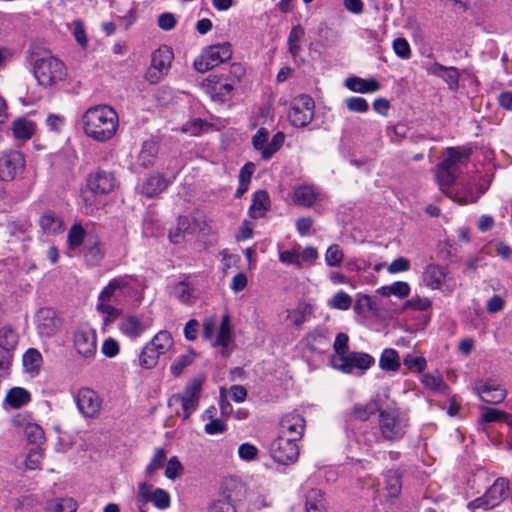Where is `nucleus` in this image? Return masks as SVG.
<instances>
[{
    "mask_svg": "<svg viewBox=\"0 0 512 512\" xmlns=\"http://www.w3.org/2000/svg\"><path fill=\"white\" fill-rule=\"evenodd\" d=\"M119 330L130 339L138 338L144 331L145 326L137 316H126L119 322Z\"/></svg>",
    "mask_w": 512,
    "mask_h": 512,
    "instance_id": "28",
    "label": "nucleus"
},
{
    "mask_svg": "<svg viewBox=\"0 0 512 512\" xmlns=\"http://www.w3.org/2000/svg\"><path fill=\"white\" fill-rule=\"evenodd\" d=\"M25 169L24 155L10 150L0 155V180L10 182L23 173Z\"/></svg>",
    "mask_w": 512,
    "mask_h": 512,
    "instance_id": "14",
    "label": "nucleus"
},
{
    "mask_svg": "<svg viewBox=\"0 0 512 512\" xmlns=\"http://www.w3.org/2000/svg\"><path fill=\"white\" fill-rule=\"evenodd\" d=\"M344 259L342 248L338 244L330 245L325 252V263L329 267H339Z\"/></svg>",
    "mask_w": 512,
    "mask_h": 512,
    "instance_id": "47",
    "label": "nucleus"
},
{
    "mask_svg": "<svg viewBox=\"0 0 512 512\" xmlns=\"http://www.w3.org/2000/svg\"><path fill=\"white\" fill-rule=\"evenodd\" d=\"M168 186V183L164 177L161 175H152L145 180L142 185V193L149 198H152L162 191H164Z\"/></svg>",
    "mask_w": 512,
    "mask_h": 512,
    "instance_id": "31",
    "label": "nucleus"
},
{
    "mask_svg": "<svg viewBox=\"0 0 512 512\" xmlns=\"http://www.w3.org/2000/svg\"><path fill=\"white\" fill-rule=\"evenodd\" d=\"M6 402L13 408H20L30 401V394L21 387L10 389L5 397Z\"/></svg>",
    "mask_w": 512,
    "mask_h": 512,
    "instance_id": "40",
    "label": "nucleus"
},
{
    "mask_svg": "<svg viewBox=\"0 0 512 512\" xmlns=\"http://www.w3.org/2000/svg\"><path fill=\"white\" fill-rule=\"evenodd\" d=\"M472 390L481 401L493 405L503 402L507 396V391L491 380L475 383Z\"/></svg>",
    "mask_w": 512,
    "mask_h": 512,
    "instance_id": "17",
    "label": "nucleus"
},
{
    "mask_svg": "<svg viewBox=\"0 0 512 512\" xmlns=\"http://www.w3.org/2000/svg\"><path fill=\"white\" fill-rule=\"evenodd\" d=\"M137 501L140 505L152 502L156 508L161 510L167 509L171 504L170 495L166 490L162 488L153 490V486L145 482L138 485Z\"/></svg>",
    "mask_w": 512,
    "mask_h": 512,
    "instance_id": "16",
    "label": "nucleus"
},
{
    "mask_svg": "<svg viewBox=\"0 0 512 512\" xmlns=\"http://www.w3.org/2000/svg\"><path fill=\"white\" fill-rule=\"evenodd\" d=\"M304 36L305 30L300 24L292 27L288 35L287 44L289 52L294 58L297 57L301 52V41L303 40Z\"/></svg>",
    "mask_w": 512,
    "mask_h": 512,
    "instance_id": "36",
    "label": "nucleus"
},
{
    "mask_svg": "<svg viewBox=\"0 0 512 512\" xmlns=\"http://www.w3.org/2000/svg\"><path fill=\"white\" fill-rule=\"evenodd\" d=\"M270 208V198L265 190H258L253 194L252 204L249 208L250 216L253 219L263 217Z\"/></svg>",
    "mask_w": 512,
    "mask_h": 512,
    "instance_id": "29",
    "label": "nucleus"
},
{
    "mask_svg": "<svg viewBox=\"0 0 512 512\" xmlns=\"http://www.w3.org/2000/svg\"><path fill=\"white\" fill-rule=\"evenodd\" d=\"M447 278V270L437 264H429L422 275L423 283L432 290L442 289Z\"/></svg>",
    "mask_w": 512,
    "mask_h": 512,
    "instance_id": "23",
    "label": "nucleus"
},
{
    "mask_svg": "<svg viewBox=\"0 0 512 512\" xmlns=\"http://www.w3.org/2000/svg\"><path fill=\"white\" fill-rule=\"evenodd\" d=\"M443 193L461 205L475 203L479 199V194H477L475 190L474 182L470 181L463 184L458 190H453L449 187Z\"/></svg>",
    "mask_w": 512,
    "mask_h": 512,
    "instance_id": "24",
    "label": "nucleus"
},
{
    "mask_svg": "<svg viewBox=\"0 0 512 512\" xmlns=\"http://www.w3.org/2000/svg\"><path fill=\"white\" fill-rule=\"evenodd\" d=\"M18 344V334L11 326H4L0 329V349L10 351Z\"/></svg>",
    "mask_w": 512,
    "mask_h": 512,
    "instance_id": "46",
    "label": "nucleus"
},
{
    "mask_svg": "<svg viewBox=\"0 0 512 512\" xmlns=\"http://www.w3.org/2000/svg\"><path fill=\"white\" fill-rule=\"evenodd\" d=\"M76 403L85 417L94 418L100 413L102 401L93 389L82 388L78 391Z\"/></svg>",
    "mask_w": 512,
    "mask_h": 512,
    "instance_id": "18",
    "label": "nucleus"
},
{
    "mask_svg": "<svg viewBox=\"0 0 512 512\" xmlns=\"http://www.w3.org/2000/svg\"><path fill=\"white\" fill-rule=\"evenodd\" d=\"M36 326L40 337L50 338L60 327V320L56 316V312L51 308H41L36 314Z\"/></svg>",
    "mask_w": 512,
    "mask_h": 512,
    "instance_id": "19",
    "label": "nucleus"
},
{
    "mask_svg": "<svg viewBox=\"0 0 512 512\" xmlns=\"http://www.w3.org/2000/svg\"><path fill=\"white\" fill-rule=\"evenodd\" d=\"M379 410V406L376 400L371 399L365 404H355L352 408L351 416L359 421H366Z\"/></svg>",
    "mask_w": 512,
    "mask_h": 512,
    "instance_id": "37",
    "label": "nucleus"
},
{
    "mask_svg": "<svg viewBox=\"0 0 512 512\" xmlns=\"http://www.w3.org/2000/svg\"><path fill=\"white\" fill-rule=\"evenodd\" d=\"M508 489V481L504 478H498L482 497L469 502L468 508L470 510L479 508L484 510L492 509L498 506L507 497Z\"/></svg>",
    "mask_w": 512,
    "mask_h": 512,
    "instance_id": "10",
    "label": "nucleus"
},
{
    "mask_svg": "<svg viewBox=\"0 0 512 512\" xmlns=\"http://www.w3.org/2000/svg\"><path fill=\"white\" fill-rule=\"evenodd\" d=\"M83 133L99 143L110 141L119 128V117L115 109L100 104L88 108L80 118Z\"/></svg>",
    "mask_w": 512,
    "mask_h": 512,
    "instance_id": "1",
    "label": "nucleus"
},
{
    "mask_svg": "<svg viewBox=\"0 0 512 512\" xmlns=\"http://www.w3.org/2000/svg\"><path fill=\"white\" fill-rule=\"evenodd\" d=\"M427 73L442 78L451 90L459 87L460 73L456 67H447L440 63H433L426 68Z\"/></svg>",
    "mask_w": 512,
    "mask_h": 512,
    "instance_id": "22",
    "label": "nucleus"
},
{
    "mask_svg": "<svg viewBox=\"0 0 512 512\" xmlns=\"http://www.w3.org/2000/svg\"><path fill=\"white\" fill-rule=\"evenodd\" d=\"M43 459V450L36 446L32 448L25 459V466L29 470H35L40 468L41 461Z\"/></svg>",
    "mask_w": 512,
    "mask_h": 512,
    "instance_id": "57",
    "label": "nucleus"
},
{
    "mask_svg": "<svg viewBox=\"0 0 512 512\" xmlns=\"http://www.w3.org/2000/svg\"><path fill=\"white\" fill-rule=\"evenodd\" d=\"M236 87L221 74L213 86L214 97L221 102L228 101L233 97Z\"/></svg>",
    "mask_w": 512,
    "mask_h": 512,
    "instance_id": "32",
    "label": "nucleus"
},
{
    "mask_svg": "<svg viewBox=\"0 0 512 512\" xmlns=\"http://www.w3.org/2000/svg\"><path fill=\"white\" fill-rule=\"evenodd\" d=\"M166 451L163 448H156L153 457L149 464L146 466L145 473L147 476H152L155 471L161 469L166 461Z\"/></svg>",
    "mask_w": 512,
    "mask_h": 512,
    "instance_id": "51",
    "label": "nucleus"
},
{
    "mask_svg": "<svg viewBox=\"0 0 512 512\" xmlns=\"http://www.w3.org/2000/svg\"><path fill=\"white\" fill-rule=\"evenodd\" d=\"M158 154V145L155 141L149 140L143 143L138 155V162L141 166L148 168L154 164Z\"/></svg>",
    "mask_w": 512,
    "mask_h": 512,
    "instance_id": "35",
    "label": "nucleus"
},
{
    "mask_svg": "<svg viewBox=\"0 0 512 512\" xmlns=\"http://www.w3.org/2000/svg\"><path fill=\"white\" fill-rule=\"evenodd\" d=\"M314 112L315 103L313 98L307 94H301L290 105L289 121L294 127H305L313 120Z\"/></svg>",
    "mask_w": 512,
    "mask_h": 512,
    "instance_id": "8",
    "label": "nucleus"
},
{
    "mask_svg": "<svg viewBox=\"0 0 512 512\" xmlns=\"http://www.w3.org/2000/svg\"><path fill=\"white\" fill-rule=\"evenodd\" d=\"M135 278L131 275L118 276L110 280L108 285L101 291L99 301H110L111 298L121 299L133 293L132 283Z\"/></svg>",
    "mask_w": 512,
    "mask_h": 512,
    "instance_id": "15",
    "label": "nucleus"
},
{
    "mask_svg": "<svg viewBox=\"0 0 512 512\" xmlns=\"http://www.w3.org/2000/svg\"><path fill=\"white\" fill-rule=\"evenodd\" d=\"M272 458L284 465L294 463L299 456V448L294 438L278 436L270 445Z\"/></svg>",
    "mask_w": 512,
    "mask_h": 512,
    "instance_id": "12",
    "label": "nucleus"
},
{
    "mask_svg": "<svg viewBox=\"0 0 512 512\" xmlns=\"http://www.w3.org/2000/svg\"><path fill=\"white\" fill-rule=\"evenodd\" d=\"M245 74L246 71L242 64L233 63L230 66L228 74H224V78L237 86Z\"/></svg>",
    "mask_w": 512,
    "mask_h": 512,
    "instance_id": "60",
    "label": "nucleus"
},
{
    "mask_svg": "<svg viewBox=\"0 0 512 512\" xmlns=\"http://www.w3.org/2000/svg\"><path fill=\"white\" fill-rule=\"evenodd\" d=\"M345 104L352 112L365 113L369 109L367 100L362 97H349L345 99Z\"/></svg>",
    "mask_w": 512,
    "mask_h": 512,
    "instance_id": "61",
    "label": "nucleus"
},
{
    "mask_svg": "<svg viewBox=\"0 0 512 512\" xmlns=\"http://www.w3.org/2000/svg\"><path fill=\"white\" fill-rule=\"evenodd\" d=\"M174 346L173 337L166 330L159 331L142 349L139 364L145 369L154 368L161 355L169 352Z\"/></svg>",
    "mask_w": 512,
    "mask_h": 512,
    "instance_id": "4",
    "label": "nucleus"
},
{
    "mask_svg": "<svg viewBox=\"0 0 512 512\" xmlns=\"http://www.w3.org/2000/svg\"><path fill=\"white\" fill-rule=\"evenodd\" d=\"M86 232L80 224H74L67 235L68 247L71 250L78 248L85 239Z\"/></svg>",
    "mask_w": 512,
    "mask_h": 512,
    "instance_id": "48",
    "label": "nucleus"
},
{
    "mask_svg": "<svg viewBox=\"0 0 512 512\" xmlns=\"http://www.w3.org/2000/svg\"><path fill=\"white\" fill-rule=\"evenodd\" d=\"M23 432L29 443L38 445L44 440V431L42 427L36 423H26Z\"/></svg>",
    "mask_w": 512,
    "mask_h": 512,
    "instance_id": "49",
    "label": "nucleus"
},
{
    "mask_svg": "<svg viewBox=\"0 0 512 512\" xmlns=\"http://www.w3.org/2000/svg\"><path fill=\"white\" fill-rule=\"evenodd\" d=\"M285 141V135L282 132H277L271 139L269 143L266 144L265 149H263L264 160H269L283 145Z\"/></svg>",
    "mask_w": 512,
    "mask_h": 512,
    "instance_id": "53",
    "label": "nucleus"
},
{
    "mask_svg": "<svg viewBox=\"0 0 512 512\" xmlns=\"http://www.w3.org/2000/svg\"><path fill=\"white\" fill-rule=\"evenodd\" d=\"M190 227L189 219L185 216H179L177 218L176 225L173 226L169 231V239L172 243H180L185 236L186 231Z\"/></svg>",
    "mask_w": 512,
    "mask_h": 512,
    "instance_id": "45",
    "label": "nucleus"
},
{
    "mask_svg": "<svg viewBox=\"0 0 512 512\" xmlns=\"http://www.w3.org/2000/svg\"><path fill=\"white\" fill-rule=\"evenodd\" d=\"M471 148L450 147L446 150V157L436 166L435 177L442 192L451 187L460 174L459 167L470 158Z\"/></svg>",
    "mask_w": 512,
    "mask_h": 512,
    "instance_id": "2",
    "label": "nucleus"
},
{
    "mask_svg": "<svg viewBox=\"0 0 512 512\" xmlns=\"http://www.w3.org/2000/svg\"><path fill=\"white\" fill-rule=\"evenodd\" d=\"M114 187L115 178L110 172L97 170L91 173L87 178V188L93 194H108Z\"/></svg>",
    "mask_w": 512,
    "mask_h": 512,
    "instance_id": "20",
    "label": "nucleus"
},
{
    "mask_svg": "<svg viewBox=\"0 0 512 512\" xmlns=\"http://www.w3.org/2000/svg\"><path fill=\"white\" fill-rule=\"evenodd\" d=\"M232 340L231 327H230V318L228 315L223 316L221 320V325L216 336L215 341L213 342V346H221L222 354L224 356L227 355V348Z\"/></svg>",
    "mask_w": 512,
    "mask_h": 512,
    "instance_id": "33",
    "label": "nucleus"
},
{
    "mask_svg": "<svg viewBox=\"0 0 512 512\" xmlns=\"http://www.w3.org/2000/svg\"><path fill=\"white\" fill-rule=\"evenodd\" d=\"M393 50L401 59H409L411 57V48L405 38H397L393 41Z\"/></svg>",
    "mask_w": 512,
    "mask_h": 512,
    "instance_id": "62",
    "label": "nucleus"
},
{
    "mask_svg": "<svg viewBox=\"0 0 512 512\" xmlns=\"http://www.w3.org/2000/svg\"><path fill=\"white\" fill-rule=\"evenodd\" d=\"M33 74L41 86L51 87L66 77L65 64L49 52L32 58Z\"/></svg>",
    "mask_w": 512,
    "mask_h": 512,
    "instance_id": "3",
    "label": "nucleus"
},
{
    "mask_svg": "<svg viewBox=\"0 0 512 512\" xmlns=\"http://www.w3.org/2000/svg\"><path fill=\"white\" fill-rule=\"evenodd\" d=\"M377 293H379L382 296L395 295L399 298H404L409 295L410 286L407 282L397 281L389 286L380 287L377 290Z\"/></svg>",
    "mask_w": 512,
    "mask_h": 512,
    "instance_id": "43",
    "label": "nucleus"
},
{
    "mask_svg": "<svg viewBox=\"0 0 512 512\" xmlns=\"http://www.w3.org/2000/svg\"><path fill=\"white\" fill-rule=\"evenodd\" d=\"M232 46L229 42L218 43L203 49L201 55L194 60V67L205 73L231 59Z\"/></svg>",
    "mask_w": 512,
    "mask_h": 512,
    "instance_id": "6",
    "label": "nucleus"
},
{
    "mask_svg": "<svg viewBox=\"0 0 512 512\" xmlns=\"http://www.w3.org/2000/svg\"><path fill=\"white\" fill-rule=\"evenodd\" d=\"M349 338L345 333H338L334 341V354L333 356H346L348 352Z\"/></svg>",
    "mask_w": 512,
    "mask_h": 512,
    "instance_id": "63",
    "label": "nucleus"
},
{
    "mask_svg": "<svg viewBox=\"0 0 512 512\" xmlns=\"http://www.w3.org/2000/svg\"><path fill=\"white\" fill-rule=\"evenodd\" d=\"M377 309L376 303L371 296L358 295L354 305V311L359 315H367Z\"/></svg>",
    "mask_w": 512,
    "mask_h": 512,
    "instance_id": "50",
    "label": "nucleus"
},
{
    "mask_svg": "<svg viewBox=\"0 0 512 512\" xmlns=\"http://www.w3.org/2000/svg\"><path fill=\"white\" fill-rule=\"evenodd\" d=\"M329 304L335 309L348 310L352 304V298L349 294L340 291L333 296Z\"/></svg>",
    "mask_w": 512,
    "mask_h": 512,
    "instance_id": "58",
    "label": "nucleus"
},
{
    "mask_svg": "<svg viewBox=\"0 0 512 512\" xmlns=\"http://www.w3.org/2000/svg\"><path fill=\"white\" fill-rule=\"evenodd\" d=\"M379 366L384 371L396 372L400 369L401 361L398 351L393 348H386L382 351Z\"/></svg>",
    "mask_w": 512,
    "mask_h": 512,
    "instance_id": "34",
    "label": "nucleus"
},
{
    "mask_svg": "<svg viewBox=\"0 0 512 512\" xmlns=\"http://www.w3.org/2000/svg\"><path fill=\"white\" fill-rule=\"evenodd\" d=\"M421 383L425 388L434 393H444L448 388L447 384L438 372L423 374L421 377Z\"/></svg>",
    "mask_w": 512,
    "mask_h": 512,
    "instance_id": "39",
    "label": "nucleus"
},
{
    "mask_svg": "<svg viewBox=\"0 0 512 512\" xmlns=\"http://www.w3.org/2000/svg\"><path fill=\"white\" fill-rule=\"evenodd\" d=\"M203 382V378H193L186 384L182 393L173 394L169 398V406L181 405L184 420L188 419L198 408Z\"/></svg>",
    "mask_w": 512,
    "mask_h": 512,
    "instance_id": "5",
    "label": "nucleus"
},
{
    "mask_svg": "<svg viewBox=\"0 0 512 512\" xmlns=\"http://www.w3.org/2000/svg\"><path fill=\"white\" fill-rule=\"evenodd\" d=\"M39 225L47 235H56L64 231L62 218L51 210H47L42 214L39 218Z\"/></svg>",
    "mask_w": 512,
    "mask_h": 512,
    "instance_id": "25",
    "label": "nucleus"
},
{
    "mask_svg": "<svg viewBox=\"0 0 512 512\" xmlns=\"http://www.w3.org/2000/svg\"><path fill=\"white\" fill-rule=\"evenodd\" d=\"M316 192L311 186H300L294 191V201L297 205L310 207L316 201Z\"/></svg>",
    "mask_w": 512,
    "mask_h": 512,
    "instance_id": "41",
    "label": "nucleus"
},
{
    "mask_svg": "<svg viewBox=\"0 0 512 512\" xmlns=\"http://www.w3.org/2000/svg\"><path fill=\"white\" fill-rule=\"evenodd\" d=\"M345 85L349 90L357 93H371L380 89V83L376 79H363L357 76L347 78Z\"/></svg>",
    "mask_w": 512,
    "mask_h": 512,
    "instance_id": "26",
    "label": "nucleus"
},
{
    "mask_svg": "<svg viewBox=\"0 0 512 512\" xmlns=\"http://www.w3.org/2000/svg\"><path fill=\"white\" fill-rule=\"evenodd\" d=\"M403 365L411 372L421 373L427 367V361L422 356H414L412 354H407L403 358Z\"/></svg>",
    "mask_w": 512,
    "mask_h": 512,
    "instance_id": "52",
    "label": "nucleus"
},
{
    "mask_svg": "<svg viewBox=\"0 0 512 512\" xmlns=\"http://www.w3.org/2000/svg\"><path fill=\"white\" fill-rule=\"evenodd\" d=\"M193 362V354L188 353L185 355H181L175 359V361L171 364L170 371L174 377H179L184 369L192 364Z\"/></svg>",
    "mask_w": 512,
    "mask_h": 512,
    "instance_id": "55",
    "label": "nucleus"
},
{
    "mask_svg": "<svg viewBox=\"0 0 512 512\" xmlns=\"http://www.w3.org/2000/svg\"><path fill=\"white\" fill-rule=\"evenodd\" d=\"M184 468L177 456H172L166 465L165 476L170 480H175L183 474Z\"/></svg>",
    "mask_w": 512,
    "mask_h": 512,
    "instance_id": "56",
    "label": "nucleus"
},
{
    "mask_svg": "<svg viewBox=\"0 0 512 512\" xmlns=\"http://www.w3.org/2000/svg\"><path fill=\"white\" fill-rule=\"evenodd\" d=\"M23 366L31 374H38L42 365V355L35 348H29L23 355Z\"/></svg>",
    "mask_w": 512,
    "mask_h": 512,
    "instance_id": "38",
    "label": "nucleus"
},
{
    "mask_svg": "<svg viewBox=\"0 0 512 512\" xmlns=\"http://www.w3.org/2000/svg\"><path fill=\"white\" fill-rule=\"evenodd\" d=\"M35 131V124L33 121L20 117L13 121L12 132L13 136L17 140L26 141L29 140Z\"/></svg>",
    "mask_w": 512,
    "mask_h": 512,
    "instance_id": "30",
    "label": "nucleus"
},
{
    "mask_svg": "<svg viewBox=\"0 0 512 512\" xmlns=\"http://www.w3.org/2000/svg\"><path fill=\"white\" fill-rule=\"evenodd\" d=\"M206 512H236L235 507L226 499L212 502Z\"/></svg>",
    "mask_w": 512,
    "mask_h": 512,
    "instance_id": "64",
    "label": "nucleus"
},
{
    "mask_svg": "<svg viewBox=\"0 0 512 512\" xmlns=\"http://www.w3.org/2000/svg\"><path fill=\"white\" fill-rule=\"evenodd\" d=\"M174 296L182 303L187 304L192 299V289L186 282H179L173 288Z\"/></svg>",
    "mask_w": 512,
    "mask_h": 512,
    "instance_id": "59",
    "label": "nucleus"
},
{
    "mask_svg": "<svg viewBox=\"0 0 512 512\" xmlns=\"http://www.w3.org/2000/svg\"><path fill=\"white\" fill-rule=\"evenodd\" d=\"M386 490L390 497H397L402 488L401 474L398 470H388L385 474Z\"/></svg>",
    "mask_w": 512,
    "mask_h": 512,
    "instance_id": "44",
    "label": "nucleus"
},
{
    "mask_svg": "<svg viewBox=\"0 0 512 512\" xmlns=\"http://www.w3.org/2000/svg\"><path fill=\"white\" fill-rule=\"evenodd\" d=\"M83 257L85 262L90 266H97L104 258V251L101 242L97 238L87 240Z\"/></svg>",
    "mask_w": 512,
    "mask_h": 512,
    "instance_id": "27",
    "label": "nucleus"
},
{
    "mask_svg": "<svg viewBox=\"0 0 512 512\" xmlns=\"http://www.w3.org/2000/svg\"><path fill=\"white\" fill-rule=\"evenodd\" d=\"M279 260L287 265H293L297 268H301L300 246L291 250L281 251L279 253Z\"/></svg>",
    "mask_w": 512,
    "mask_h": 512,
    "instance_id": "54",
    "label": "nucleus"
},
{
    "mask_svg": "<svg viewBox=\"0 0 512 512\" xmlns=\"http://www.w3.org/2000/svg\"><path fill=\"white\" fill-rule=\"evenodd\" d=\"M375 363V359L364 352H350L346 356H332L331 364L333 368L350 374L353 370L359 369L361 371L368 370Z\"/></svg>",
    "mask_w": 512,
    "mask_h": 512,
    "instance_id": "11",
    "label": "nucleus"
},
{
    "mask_svg": "<svg viewBox=\"0 0 512 512\" xmlns=\"http://www.w3.org/2000/svg\"><path fill=\"white\" fill-rule=\"evenodd\" d=\"M74 348L84 359H93L97 352V336L94 329L88 325L79 326L74 332Z\"/></svg>",
    "mask_w": 512,
    "mask_h": 512,
    "instance_id": "13",
    "label": "nucleus"
},
{
    "mask_svg": "<svg viewBox=\"0 0 512 512\" xmlns=\"http://www.w3.org/2000/svg\"><path fill=\"white\" fill-rule=\"evenodd\" d=\"M305 429V420L302 415L291 413L285 415L280 422V436L301 439Z\"/></svg>",
    "mask_w": 512,
    "mask_h": 512,
    "instance_id": "21",
    "label": "nucleus"
},
{
    "mask_svg": "<svg viewBox=\"0 0 512 512\" xmlns=\"http://www.w3.org/2000/svg\"><path fill=\"white\" fill-rule=\"evenodd\" d=\"M306 512H325L323 494L318 489H311L306 494Z\"/></svg>",
    "mask_w": 512,
    "mask_h": 512,
    "instance_id": "42",
    "label": "nucleus"
},
{
    "mask_svg": "<svg viewBox=\"0 0 512 512\" xmlns=\"http://www.w3.org/2000/svg\"><path fill=\"white\" fill-rule=\"evenodd\" d=\"M174 55L170 47L164 45L152 53L151 65L145 73V79L150 84H157L167 75Z\"/></svg>",
    "mask_w": 512,
    "mask_h": 512,
    "instance_id": "9",
    "label": "nucleus"
},
{
    "mask_svg": "<svg viewBox=\"0 0 512 512\" xmlns=\"http://www.w3.org/2000/svg\"><path fill=\"white\" fill-rule=\"evenodd\" d=\"M379 427L385 440L396 441L404 436L406 424L399 409L388 407L379 411Z\"/></svg>",
    "mask_w": 512,
    "mask_h": 512,
    "instance_id": "7",
    "label": "nucleus"
}]
</instances>
